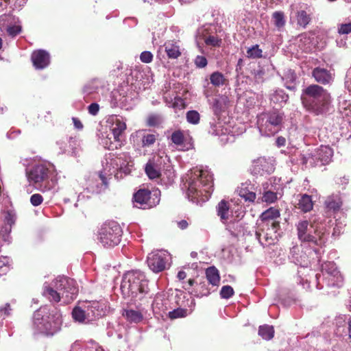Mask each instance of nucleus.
<instances>
[{"label": "nucleus", "instance_id": "4d7b16f0", "mask_svg": "<svg viewBox=\"0 0 351 351\" xmlns=\"http://www.w3.org/2000/svg\"><path fill=\"white\" fill-rule=\"evenodd\" d=\"M72 121L76 129L82 130L83 128L84 125L78 118L73 117Z\"/></svg>", "mask_w": 351, "mask_h": 351}, {"label": "nucleus", "instance_id": "8fccbe9b", "mask_svg": "<svg viewBox=\"0 0 351 351\" xmlns=\"http://www.w3.org/2000/svg\"><path fill=\"white\" fill-rule=\"evenodd\" d=\"M43 197L40 194L35 193L30 197V202L34 206H38L42 204Z\"/></svg>", "mask_w": 351, "mask_h": 351}, {"label": "nucleus", "instance_id": "412c9836", "mask_svg": "<svg viewBox=\"0 0 351 351\" xmlns=\"http://www.w3.org/2000/svg\"><path fill=\"white\" fill-rule=\"evenodd\" d=\"M42 324L46 332L53 333L60 328L62 324L61 315L57 312L53 315V320H43Z\"/></svg>", "mask_w": 351, "mask_h": 351}, {"label": "nucleus", "instance_id": "39448f33", "mask_svg": "<svg viewBox=\"0 0 351 351\" xmlns=\"http://www.w3.org/2000/svg\"><path fill=\"white\" fill-rule=\"evenodd\" d=\"M298 239L302 242L322 245L326 242L325 230L324 228L313 224L309 226L306 220L300 221L296 225Z\"/></svg>", "mask_w": 351, "mask_h": 351}, {"label": "nucleus", "instance_id": "c9c22d12", "mask_svg": "<svg viewBox=\"0 0 351 351\" xmlns=\"http://www.w3.org/2000/svg\"><path fill=\"white\" fill-rule=\"evenodd\" d=\"M210 83L215 86H220L225 84L226 79L224 75L219 72L215 71L210 75Z\"/></svg>", "mask_w": 351, "mask_h": 351}, {"label": "nucleus", "instance_id": "7ed1b4c3", "mask_svg": "<svg viewBox=\"0 0 351 351\" xmlns=\"http://www.w3.org/2000/svg\"><path fill=\"white\" fill-rule=\"evenodd\" d=\"M121 290L125 298L134 302L142 301L149 293V282L140 271H130L123 276Z\"/></svg>", "mask_w": 351, "mask_h": 351}, {"label": "nucleus", "instance_id": "ddd939ff", "mask_svg": "<svg viewBox=\"0 0 351 351\" xmlns=\"http://www.w3.org/2000/svg\"><path fill=\"white\" fill-rule=\"evenodd\" d=\"M311 74L317 84L327 86L332 84L334 82L335 74L325 68L315 67L313 69Z\"/></svg>", "mask_w": 351, "mask_h": 351}, {"label": "nucleus", "instance_id": "f8f14e48", "mask_svg": "<svg viewBox=\"0 0 351 351\" xmlns=\"http://www.w3.org/2000/svg\"><path fill=\"white\" fill-rule=\"evenodd\" d=\"M147 263L151 270L155 273H158L166 268V256L159 252H152L147 256Z\"/></svg>", "mask_w": 351, "mask_h": 351}, {"label": "nucleus", "instance_id": "dca6fc26", "mask_svg": "<svg viewBox=\"0 0 351 351\" xmlns=\"http://www.w3.org/2000/svg\"><path fill=\"white\" fill-rule=\"evenodd\" d=\"M324 204L326 213L327 216L330 217L340 210L343 202L339 195H332L327 197Z\"/></svg>", "mask_w": 351, "mask_h": 351}, {"label": "nucleus", "instance_id": "13d9d810", "mask_svg": "<svg viewBox=\"0 0 351 351\" xmlns=\"http://www.w3.org/2000/svg\"><path fill=\"white\" fill-rule=\"evenodd\" d=\"M195 280L194 279L190 278L187 281L186 284L185 285H184L182 287L186 291H188L189 292L191 293L190 289L195 285Z\"/></svg>", "mask_w": 351, "mask_h": 351}, {"label": "nucleus", "instance_id": "f704fd0d", "mask_svg": "<svg viewBox=\"0 0 351 351\" xmlns=\"http://www.w3.org/2000/svg\"><path fill=\"white\" fill-rule=\"evenodd\" d=\"M188 315V309L183 308H177L167 313V317L171 319L186 317Z\"/></svg>", "mask_w": 351, "mask_h": 351}, {"label": "nucleus", "instance_id": "c85d7f7f", "mask_svg": "<svg viewBox=\"0 0 351 351\" xmlns=\"http://www.w3.org/2000/svg\"><path fill=\"white\" fill-rule=\"evenodd\" d=\"M123 315L130 322L138 323L143 319V315L140 311L132 309L125 310Z\"/></svg>", "mask_w": 351, "mask_h": 351}, {"label": "nucleus", "instance_id": "aec40b11", "mask_svg": "<svg viewBox=\"0 0 351 351\" xmlns=\"http://www.w3.org/2000/svg\"><path fill=\"white\" fill-rule=\"evenodd\" d=\"M216 209L220 220L223 223H226L230 219V213H232L230 203L225 199H222L218 203Z\"/></svg>", "mask_w": 351, "mask_h": 351}, {"label": "nucleus", "instance_id": "79ce46f5", "mask_svg": "<svg viewBox=\"0 0 351 351\" xmlns=\"http://www.w3.org/2000/svg\"><path fill=\"white\" fill-rule=\"evenodd\" d=\"M277 199L278 197L276 193L271 191H265L263 195V201L266 203H274L277 200Z\"/></svg>", "mask_w": 351, "mask_h": 351}, {"label": "nucleus", "instance_id": "2f4dec72", "mask_svg": "<svg viewBox=\"0 0 351 351\" xmlns=\"http://www.w3.org/2000/svg\"><path fill=\"white\" fill-rule=\"evenodd\" d=\"M258 335L265 340H270L274 336V328L272 326L264 324L260 326L258 328Z\"/></svg>", "mask_w": 351, "mask_h": 351}, {"label": "nucleus", "instance_id": "49530a36", "mask_svg": "<svg viewBox=\"0 0 351 351\" xmlns=\"http://www.w3.org/2000/svg\"><path fill=\"white\" fill-rule=\"evenodd\" d=\"M351 32V22L348 23H341L338 27V33L339 34H348Z\"/></svg>", "mask_w": 351, "mask_h": 351}, {"label": "nucleus", "instance_id": "58836bf2", "mask_svg": "<svg viewBox=\"0 0 351 351\" xmlns=\"http://www.w3.org/2000/svg\"><path fill=\"white\" fill-rule=\"evenodd\" d=\"M171 140L177 145H182L184 141V135L183 132L181 130H176L173 132L171 134Z\"/></svg>", "mask_w": 351, "mask_h": 351}, {"label": "nucleus", "instance_id": "a878e982", "mask_svg": "<svg viewBox=\"0 0 351 351\" xmlns=\"http://www.w3.org/2000/svg\"><path fill=\"white\" fill-rule=\"evenodd\" d=\"M206 276L210 284L218 286L220 282V276L218 269L215 267H209L206 269Z\"/></svg>", "mask_w": 351, "mask_h": 351}, {"label": "nucleus", "instance_id": "f3484780", "mask_svg": "<svg viewBox=\"0 0 351 351\" xmlns=\"http://www.w3.org/2000/svg\"><path fill=\"white\" fill-rule=\"evenodd\" d=\"M160 159V157H158L156 159L153 158L149 160L145 165V171L151 180L159 178L161 176L160 167L158 163Z\"/></svg>", "mask_w": 351, "mask_h": 351}, {"label": "nucleus", "instance_id": "5701e85b", "mask_svg": "<svg viewBox=\"0 0 351 351\" xmlns=\"http://www.w3.org/2000/svg\"><path fill=\"white\" fill-rule=\"evenodd\" d=\"M43 295L47 298L51 302L58 303L60 302L62 298L61 293L54 289L53 287L45 285L43 287Z\"/></svg>", "mask_w": 351, "mask_h": 351}, {"label": "nucleus", "instance_id": "3c124183", "mask_svg": "<svg viewBox=\"0 0 351 351\" xmlns=\"http://www.w3.org/2000/svg\"><path fill=\"white\" fill-rule=\"evenodd\" d=\"M21 32V27L20 25H12L7 28L8 34L12 37H14Z\"/></svg>", "mask_w": 351, "mask_h": 351}, {"label": "nucleus", "instance_id": "6ab92c4d", "mask_svg": "<svg viewBox=\"0 0 351 351\" xmlns=\"http://www.w3.org/2000/svg\"><path fill=\"white\" fill-rule=\"evenodd\" d=\"M164 47L169 59H178L182 56V49L177 41L167 40Z\"/></svg>", "mask_w": 351, "mask_h": 351}, {"label": "nucleus", "instance_id": "2eb2a0df", "mask_svg": "<svg viewBox=\"0 0 351 351\" xmlns=\"http://www.w3.org/2000/svg\"><path fill=\"white\" fill-rule=\"evenodd\" d=\"M274 170V167L265 158H258L254 160L251 167V171L254 175L263 176L265 174H270Z\"/></svg>", "mask_w": 351, "mask_h": 351}, {"label": "nucleus", "instance_id": "20e7f679", "mask_svg": "<svg viewBox=\"0 0 351 351\" xmlns=\"http://www.w3.org/2000/svg\"><path fill=\"white\" fill-rule=\"evenodd\" d=\"M284 114L278 110L264 112L257 117V125L261 132L272 136L281 130Z\"/></svg>", "mask_w": 351, "mask_h": 351}, {"label": "nucleus", "instance_id": "9b49d317", "mask_svg": "<svg viewBox=\"0 0 351 351\" xmlns=\"http://www.w3.org/2000/svg\"><path fill=\"white\" fill-rule=\"evenodd\" d=\"M99 303L93 302L90 305L87 306V312L81 307L75 306L72 311V317L76 322L82 323L85 320H89L88 316L91 312L95 318H99L102 315V311L99 310Z\"/></svg>", "mask_w": 351, "mask_h": 351}, {"label": "nucleus", "instance_id": "e2e57ef3", "mask_svg": "<svg viewBox=\"0 0 351 351\" xmlns=\"http://www.w3.org/2000/svg\"><path fill=\"white\" fill-rule=\"evenodd\" d=\"M11 307H10V304L7 303L5 306L3 307V308L1 309V311H3L5 314H7V315H9L10 314V311H11Z\"/></svg>", "mask_w": 351, "mask_h": 351}, {"label": "nucleus", "instance_id": "c03bdc74", "mask_svg": "<svg viewBox=\"0 0 351 351\" xmlns=\"http://www.w3.org/2000/svg\"><path fill=\"white\" fill-rule=\"evenodd\" d=\"M69 145L64 146L63 147L65 152H72L73 153H75V150L77 149V141L75 138L70 137L68 139Z\"/></svg>", "mask_w": 351, "mask_h": 351}, {"label": "nucleus", "instance_id": "338daca9", "mask_svg": "<svg viewBox=\"0 0 351 351\" xmlns=\"http://www.w3.org/2000/svg\"><path fill=\"white\" fill-rule=\"evenodd\" d=\"M348 332H349V337L351 339V318H350L348 322Z\"/></svg>", "mask_w": 351, "mask_h": 351}, {"label": "nucleus", "instance_id": "4c0bfd02", "mask_svg": "<svg viewBox=\"0 0 351 351\" xmlns=\"http://www.w3.org/2000/svg\"><path fill=\"white\" fill-rule=\"evenodd\" d=\"M204 43L207 46L219 47L221 45L222 40L217 36L209 35L204 38Z\"/></svg>", "mask_w": 351, "mask_h": 351}, {"label": "nucleus", "instance_id": "bf43d9fd", "mask_svg": "<svg viewBox=\"0 0 351 351\" xmlns=\"http://www.w3.org/2000/svg\"><path fill=\"white\" fill-rule=\"evenodd\" d=\"M178 227L181 230H185L189 226V223L186 220L182 219L179 221H177Z\"/></svg>", "mask_w": 351, "mask_h": 351}, {"label": "nucleus", "instance_id": "a19ab883", "mask_svg": "<svg viewBox=\"0 0 351 351\" xmlns=\"http://www.w3.org/2000/svg\"><path fill=\"white\" fill-rule=\"evenodd\" d=\"M187 121L192 124H197L199 122V114L196 110H190L186 113Z\"/></svg>", "mask_w": 351, "mask_h": 351}, {"label": "nucleus", "instance_id": "c756f323", "mask_svg": "<svg viewBox=\"0 0 351 351\" xmlns=\"http://www.w3.org/2000/svg\"><path fill=\"white\" fill-rule=\"evenodd\" d=\"M101 144L106 149L114 150L121 147L122 142L120 138H116L112 141L111 137L106 136L101 139Z\"/></svg>", "mask_w": 351, "mask_h": 351}, {"label": "nucleus", "instance_id": "473e14b6", "mask_svg": "<svg viewBox=\"0 0 351 351\" xmlns=\"http://www.w3.org/2000/svg\"><path fill=\"white\" fill-rule=\"evenodd\" d=\"M191 293L194 294L197 297L206 296L210 294V289L208 287L205 281L200 282L196 289Z\"/></svg>", "mask_w": 351, "mask_h": 351}, {"label": "nucleus", "instance_id": "4be33fe9", "mask_svg": "<svg viewBox=\"0 0 351 351\" xmlns=\"http://www.w3.org/2000/svg\"><path fill=\"white\" fill-rule=\"evenodd\" d=\"M112 128L113 139L120 138V136L126 130V123L122 118L115 117L112 119Z\"/></svg>", "mask_w": 351, "mask_h": 351}, {"label": "nucleus", "instance_id": "cd10ccee", "mask_svg": "<svg viewBox=\"0 0 351 351\" xmlns=\"http://www.w3.org/2000/svg\"><path fill=\"white\" fill-rule=\"evenodd\" d=\"M297 24L300 27L306 28L311 23L312 17L311 14H308L305 10H299L296 12Z\"/></svg>", "mask_w": 351, "mask_h": 351}, {"label": "nucleus", "instance_id": "69168bd1", "mask_svg": "<svg viewBox=\"0 0 351 351\" xmlns=\"http://www.w3.org/2000/svg\"><path fill=\"white\" fill-rule=\"evenodd\" d=\"M286 88L291 90H295L296 89L295 84L292 82L290 85H286Z\"/></svg>", "mask_w": 351, "mask_h": 351}, {"label": "nucleus", "instance_id": "de8ad7c7", "mask_svg": "<svg viewBox=\"0 0 351 351\" xmlns=\"http://www.w3.org/2000/svg\"><path fill=\"white\" fill-rule=\"evenodd\" d=\"M140 60L143 63H150L153 60V54L148 51H143L140 55Z\"/></svg>", "mask_w": 351, "mask_h": 351}, {"label": "nucleus", "instance_id": "6e6552de", "mask_svg": "<svg viewBox=\"0 0 351 351\" xmlns=\"http://www.w3.org/2000/svg\"><path fill=\"white\" fill-rule=\"evenodd\" d=\"M280 215L279 209L275 207H271L264 211L260 217L261 223L258 224L255 232L256 237L259 238L262 232L269 230L270 228L274 234L276 233L280 229V222L275 219L278 218Z\"/></svg>", "mask_w": 351, "mask_h": 351}, {"label": "nucleus", "instance_id": "423d86ee", "mask_svg": "<svg viewBox=\"0 0 351 351\" xmlns=\"http://www.w3.org/2000/svg\"><path fill=\"white\" fill-rule=\"evenodd\" d=\"M122 234L123 231L119 224L112 221L101 226L97 239L104 247H113L121 242Z\"/></svg>", "mask_w": 351, "mask_h": 351}, {"label": "nucleus", "instance_id": "9d476101", "mask_svg": "<svg viewBox=\"0 0 351 351\" xmlns=\"http://www.w3.org/2000/svg\"><path fill=\"white\" fill-rule=\"evenodd\" d=\"M134 202L139 204V208L149 209L158 205L160 200V191L158 189L149 190L141 189L133 195Z\"/></svg>", "mask_w": 351, "mask_h": 351}, {"label": "nucleus", "instance_id": "393cba45", "mask_svg": "<svg viewBox=\"0 0 351 351\" xmlns=\"http://www.w3.org/2000/svg\"><path fill=\"white\" fill-rule=\"evenodd\" d=\"M228 98L226 95H219L213 99L212 108L215 114H219L226 107Z\"/></svg>", "mask_w": 351, "mask_h": 351}, {"label": "nucleus", "instance_id": "bb28decb", "mask_svg": "<svg viewBox=\"0 0 351 351\" xmlns=\"http://www.w3.org/2000/svg\"><path fill=\"white\" fill-rule=\"evenodd\" d=\"M239 195L245 202H254L256 199V193L250 191L245 184H242L239 189Z\"/></svg>", "mask_w": 351, "mask_h": 351}, {"label": "nucleus", "instance_id": "1a4fd4ad", "mask_svg": "<svg viewBox=\"0 0 351 351\" xmlns=\"http://www.w3.org/2000/svg\"><path fill=\"white\" fill-rule=\"evenodd\" d=\"M54 287L62 295L64 303L73 301L78 293V287L75 280L66 276H58L54 282Z\"/></svg>", "mask_w": 351, "mask_h": 351}, {"label": "nucleus", "instance_id": "052dcab7", "mask_svg": "<svg viewBox=\"0 0 351 351\" xmlns=\"http://www.w3.org/2000/svg\"><path fill=\"white\" fill-rule=\"evenodd\" d=\"M286 143V139L283 136H278L276 139V145L278 147L285 146Z\"/></svg>", "mask_w": 351, "mask_h": 351}, {"label": "nucleus", "instance_id": "0eeeda50", "mask_svg": "<svg viewBox=\"0 0 351 351\" xmlns=\"http://www.w3.org/2000/svg\"><path fill=\"white\" fill-rule=\"evenodd\" d=\"M52 174V171L45 164H38L27 173V179L30 184L33 185L42 192L50 189L49 179Z\"/></svg>", "mask_w": 351, "mask_h": 351}, {"label": "nucleus", "instance_id": "e433bc0d", "mask_svg": "<svg viewBox=\"0 0 351 351\" xmlns=\"http://www.w3.org/2000/svg\"><path fill=\"white\" fill-rule=\"evenodd\" d=\"M272 19L274 20V25L278 28L282 27L285 25V14L282 12L278 11L274 12L272 14Z\"/></svg>", "mask_w": 351, "mask_h": 351}, {"label": "nucleus", "instance_id": "603ef678", "mask_svg": "<svg viewBox=\"0 0 351 351\" xmlns=\"http://www.w3.org/2000/svg\"><path fill=\"white\" fill-rule=\"evenodd\" d=\"M5 220L8 224L12 226L15 223L16 221L15 214L13 213L11 210H8L5 213Z\"/></svg>", "mask_w": 351, "mask_h": 351}, {"label": "nucleus", "instance_id": "a18cd8bd", "mask_svg": "<svg viewBox=\"0 0 351 351\" xmlns=\"http://www.w3.org/2000/svg\"><path fill=\"white\" fill-rule=\"evenodd\" d=\"M194 63L197 68H204L208 64L207 59L205 56H196Z\"/></svg>", "mask_w": 351, "mask_h": 351}, {"label": "nucleus", "instance_id": "09e8293b", "mask_svg": "<svg viewBox=\"0 0 351 351\" xmlns=\"http://www.w3.org/2000/svg\"><path fill=\"white\" fill-rule=\"evenodd\" d=\"M254 77L257 83H261L263 82V77L265 75V71L263 69L260 68L257 70H254L253 72Z\"/></svg>", "mask_w": 351, "mask_h": 351}, {"label": "nucleus", "instance_id": "72a5a7b5", "mask_svg": "<svg viewBox=\"0 0 351 351\" xmlns=\"http://www.w3.org/2000/svg\"><path fill=\"white\" fill-rule=\"evenodd\" d=\"M246 53V56L248 58L258 59L263 57V50L259 47L258 45H254L248 48Z\"/></svg>", "mask_w": 351, "mask_h": 351}, {"label": "nucleus", "instance_id": "774afa93", "mask_svg": "<svg viewBox=\"0 0 351 351\" xmlns=\"http://www.w3.org/2000/svg\"><path fill=\"white\" fill-rule=\"evenodd\" d=\"M2 47V39L0 38V49Z\"/></svg>", "mask_w": 351, "mask_h": 351}, {"label": "nucleus", "instance_id": "0e129e2a", "mask_svg": "<svg viewBox=\"0 0 351 351\" xmlns=\"http://www.w3.org/2000/svg\"><path fill=\"white\" fill-rule=\"evenodd\" d=\"M99 178H100L103 184L105 186H108L107 179L102 173L99 174Z\"/></svg>", "mask_w": 351, "mask_h": 351}, {"label": "nucleus", "instance_id": "864d4df0", "mask_svg": "<svg viewBox=\"0 0 351 351\" xmlns=\"http://www.w3.org/2000/svg\"><path fill=\"white\" fill-rule=\"evenodd\" d=\"M99 110V106L97 103H92L88 107V111L89 114L95 116L97 114Z\"/></svg>", "mask_w": 351, "mask_h": 351}, {"label": "nucleus", "instance_id": "7c9ffc66", "mask_svg": "<svg viewBox=\"0 0 351 351\" xmlns=\"http://www.w3.org/2000/svg\"><path fill=\"white\" fill-rule=\"evenodd\" d=\"M273 230L270 228V230L265 232H262L261 235L256 238L258 240L259 243L263 247L269 246L274 244V239L272 237L271 233Z\"/></svg>", "mask_w": 351, "mask_h": 351}, {"label": "nucleus", "instance_id": "b1692460", "mask_svg": "<svg viewBox=\"0 0 351 351\" xmlns=\"http://www.w3.org/2000/svg\"><path fill=\"white\" fill-rule=\"evenodd\" d=\"M297 208L303 213L311 211L313 208V202L311 196L307 194L300 195Z\"/></svg>", "mask_w": 351, "mask_h": 351}, {"label": "nucleus", "instance_id": "f03ea898", "mask_svg": "<svg viewBox=\"0 0 351 351\" xmlns=\"http://www.w3.org/2000/svg\"><path fill=\"white\" fill-rule=\"evenodd\" d=\"M300 99L304 108L316 115L326 112L332 101L330 93L323 86L315 84L304 88Z\"/></svg>", "mask_w": 351, "mask_h": 351}, {"label": "nucleus", "instance_id": "ea45409f", "mask_svg": "<svg viewBox=\"0 0 351 351\" xmlns=\"http://www.w3.org/2000/svg\"><path fill=\"white\" fill-rule=\"evenodd\" d=\"M156 137L153 134H144L142 137V147H149L155 143Z\"/></svg>", "mask_w": 351, "mask_h": 351}, {"label": "nucleus", "instance_id": "680f3d73", "mask_svg": "<svg viewBox=\"0 0 351 351\" xmlns=\"http://www.w3.org/2000/svg\"><path fill=\"white\" fill-rule=\"evenodd\" d=\"M186 276H187L186 273L184 271H182V270L178 271V275H177V278L180 280H184L186 278Z\"/></svg>", "mask_w": 351, "mask_h": 351}, {"label": "nucleus", "instance_id": "6e6d98bb", "mask_svg": "<svg viewBox=\"0 0 351 351\" xmlns=\"http://www.w3.org/2000/svg\"><path fill=\"white\" fill-rule=\"evenodd\" d=\"M147 125H149V126H155V125H158V118L156 117H155V116H150L147 119Z\"/></svg>", "mask_w": 351, "mask_h": 351}, {"label": "nucleus", "instance_id": "5fc2aeb1", "mask_svg": "<svg viewBox=\"0 0 351 351\" xmlns=\"http://www.w3.org/2000/svg\"><path fill=\"white\" fill-rule=\"evenodd\" d=\"M278 97L281 98V101L286 102L288 100L289 96L286 95L282 90H276L274 94V98L278 100Z\"/></svg>", "mask_w": 351, "mask_h": 351}, {"label": "nucleus", "instance_id": "37998d69", "mask_svg": "<svg viewBox=\"0 0 351 351\" xmlns=\"http://www.w3.org/2000/svg\"><path fill=\"white\" fill-rule=\"evenodd\" d=\"M234 289L231 286L226 285L222 287L220 295L222 298L228 299L234 295Z\"/></svg>", "mask_w": 351, "mask_h": 351}, {"label": "nucleus", "instance_id": "a211bd4d", "mask_svg": "<svg viewBox=\"0 0 351 351\" xmlns=\"http://www.w3.org/2000/svg\"><path fill=\"white\" fill-rule=\"evenodd\" d=\"M333 150L329 146L322 145L316 150L315 158L322 165L329 164L332 161Z\"/></svg>", "mask_w": 351, "mask_h": 351}, {"label": "nucleus", "instance_id": "f257e3e1", "mask_svg": "<svg viewBox=\"0 0 351 351\" xmlns=\"http://www.w3.org/2000/svg\"><path fill=\"white\" fill-rule=\"evenodd\" d=\"M213 176L208 170L195 169L189 178L187 195L197 204L205 202L213 191Z\"/></svg>", "mask_w": 351, "mask_h": 351}, {"label": "nucleus", "instance_id": "4468645a", "mask_svg": "<svg viewBox=\"0 0 351 351\" xmlns=\"http://www.w3.org/2000/svg\"><path fill=\"white\" fill-rule=\"evenodd\" d=\"M31 60L36 69H44L50 64V55L44 49H38L32 52Z\"/></svg>", "mask_w": 351, "mask_h": 351}]
</instances>
